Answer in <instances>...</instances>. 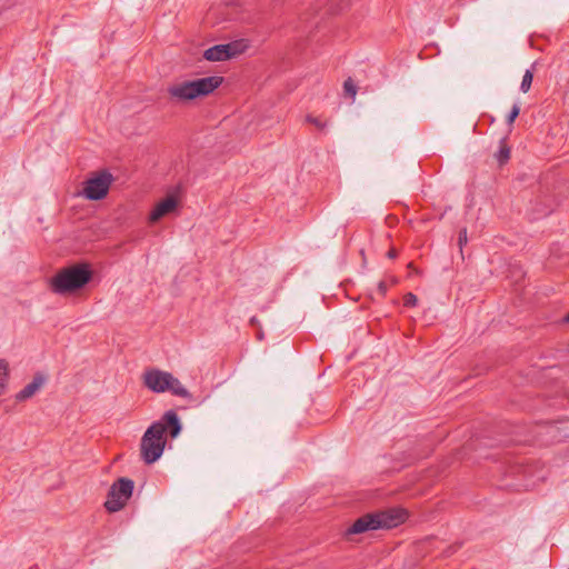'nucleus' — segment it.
<instances>
[{"label":"nucleus","mask_w":569,"mask_h":569,"mask_svg":"<svg viewBox=\"0 0 569 569\" xmlns=\"http://www.w3.org/2000/svg\"><path fill=\"white\" fill-rule=\"evenodd\" d=\"M379 290L381 291V293H385V292H386L387 287H386V284H385L383 282H380V284H379Z\"/></svg>","instance_id":"4be33fe9"},{"label":"nucleus","mask_w":569,"mask_h":569,"mask_svg":"<svg viewBox=\"0 0 569 569\" xmlns=\"http://www.w3.org/2000/svg\"><path fill=\"white\" fill-rule=\"evenodd\" d=\"M306 121H308L309 123H312L317 128H322L323 127V122L319 118L313 117L311 114L307 116Z\"/></svg>","instance_id":"6ab92c4d"},{"label":"nucleus","mask_w":569,"mask_h":569,"mask_svg":"<svg viewBox=\"0 0 569 569\" xmlns=\"http://www.w3.org/2000/svg\"><path fill=\"white\" fill-rule=\"evenodd\" d=\"M532 79H533V74H532V71L531 70H527L522 77V81H521V84H520V90L522 92H528L530 87H531V83H532Z\"/></svg>","instance_id":"ddd939ff"},{"label":"nucleus","mask_w":569,"mask_h":569,"mask_svg":"<svg viewBox=\"0 0 569 569\" xmlns=\"http://www.w3.org/2000/svg\"><path fill=\"white\" fill-rule=\"evenodd\" d=\"M178 207V200L174 196H169L160 201L150 213V221L156 222L162 217L171 213Z\"/></svg>","instance_id":"1a4fd4ad"},{"label":"nucleus","mask_w":569,"mask_h":569,"mask_svg":"<svg viewBox=\"0 0 569 569\" xmlns=\"http://www.w3.org/2000/svg\"><path fill=\"white\" fill-rule=\"evenodd\" d=\"M112 182L113 176L109 171H99L83 182L80 194L88 200H101L108 194Z\"/></svg>","instance_id":"20e7f679"},{"label":"nucleus","mask_w":569,"mask_h":569,"mask_svg":"<svg viewBox=\"0 0 569 569\" xmlns=\"http://www.w3.org/2000/svg\"><path fill=\"white\" fill-rule=\"evenodd\" d=\"M519 116V109H511L508 113L503 114L502 118L506 121V124L509 127Z\"/></svg>","instance_id":"dca6fc26"},{"label":"nucleus","mask_w":569,"mask_h":569,"mask_svg":"<svg viewBox=\"0 0 569 569\" xmlns=\"http://www.w3.org/2000/svg\"><path fill=\"white\" fill-rule=\"evenodd\" d=\"M380 529L377 515H367L359 518L349 529L348 533H361L367 530Z\"/></svg>","instance_id":"9b49d317"},{"label":"nucleus","mask_w":569,"mask_h":569,"mask_svg":"<svg viewBox=\"0 0 569 569\" xmlns=\"http://www.w3.org/2000/svg\"><path fill=\"white\" fill-rule=\"evenodd\" d=\"M467 241H468L467 230H466V229H463V230H461V231H460V233H459V239H458V243H459L460 248H461L463 244H466V243H467Z\"/></svg>","instance_id":"aec40b11"},{"label":"nucleus","mask_w":569,"mask_h":569,"mask_svg":"<svg viewBox=\"0 0 569 569\" xmlns=\"http://www.w3.org/2000/svg\"><path fill=\"white\" fill-rule=\"evenodd\" d=\"M417 302H418V298L413 293H407L405 296V305L406 306L413 307L417 305Z\"/></svg>","instance_id":"a211bd4d"},{"label":"nucleus","mask_w":569,"mask_h":569,"mask_svg":"<svg viewBox=\"0 0 569 569\" xmlns=\"http://www.w3.org/2000/svg\"><path fill=\"white\" fill-rule=\"evenodd\" d=\"M258 338H259V339H261V338H262V333H261V332H259V333H258Z\"/></svg>","instance_id":"393cba45"},{"label":"nucleus","mask_w":569,"mask_h":569,"mask_svg":"<svg viewBox=\"0 0 569 569\" xmlns=\"http://www.w3.org/2000/svg\"><path fill=\"white\" fill-rule=\"evenodd\" d=\"M4 389H6V386H3L2 382H0V396H2Z\"/></svg>","instance_id":"5701e85b"},{"label":"nucleus","mask_w":569,"mask_h":569,"mask_svg":"<svg viewBox=\"0 0 569 569\" xmlns=\"http://www.w3.org/2000/svg\"><path fill=\"white\" fill-rule=\"evenodd\" d=\"M134 483L129 478H120L109 490L104 507L110 512H117L122 509L132 495Z\"/></svg>","instance_id":"39448f33"},{"label":"nucleus","mask_w":569,"mask_h":569,"mask_svg":"<svg viewBox=\"0 0 569 569\" xmlns=\"http://www.w3.org/2000/svg\"><path fill=\"white\" fill-rule=\"evenodd\" d=\"M510 157V149L506 144H501L499 153H498V160L500 163L506 162Z\"/></svg>","instance_id":"f3484780"},{"label":"nucleus","mask_w":569,"mask_h":569,"mask_svg":"<svg viewBox=\"0 0 569 569\" xmlns=\"http://www.w3.org/2000/svg\"><path fill=\"white\" fill-rule=\"evenodd\" d=\"M46 382V377L37 373L32 381L24 386L16 396L18 401H24L31 398Z\"/></svg>","instance_id":"9d476101"},{"label":"nucleus","mask_w":569,"mask_h":569,"mask_svg":"<svg viewBox=\"0 0 569 569\" xmlns=\"http://www.w3.org/2000/svg\"><path fill=\"white\" fill-rule=\"evenodd\" d=\"M144 385L156 393L166 392L172 375L159 369H150L144 373Z\"/></svg>","instance_id":"0eeeda50"},{"label":"nucleus","mask_w":569,"mask_h":569,"mask_svg":"<svg viewBox=\"0 0 569 569\" xmlns=\"http://www.w3.org/2000/svg\"><path fill=\"white\" fill-rule=\"evenodd\" d=\"M247 44L243 41L228 44H217L203 52V58L208 61H223L244 51Z\"/></svg>","instance_id":"423d86ee"},{"label":"nucleus","mask_w":569,"mask_h":569,"mask_svg":"<svg viewBox=\"0 0 569 569\" xmlns=\"http://www.w3.org/2000/svg\"><path fill=\"white\" fill-rule=\"evenodd\" d=\"M388 257H389L390 259L396 258V257H397V251H396L395 249H391V250L388 252Z\"/></svg>","instance_id":"412c9836"},{"label":"nucleus","mask_w":569,"mask_h":569,"mask_svg":"<svg viewBox=\"0 0 569 569\" xmlns=\"http://www.w3.org/2000/svg\"><path fill=\"white\" fill-rule=\"evenodd\" d=\"M92 273L88 266L77 264L58 272L51 280V288L58 295H67L84 287Z\"/></svg>","instance_id":"7ed1b4c3"},{"label":"nucleus","mask_w":569,"mask_h":569,"mask_svg":"<svg viewBox=\"0 0 569 569\" xmlns=\"http://www.w3.org/2000/svg\"><path fill=\"white\" fill-rule=\"evenodd\" d=\"M167 391H170L173 396H178L181 398H189L190 392L182 386V383L172 376L171 381L169 382V387Z\"/></svg>","instance_id":"f8f14e48"},{"label":"nucleus","mask_w":569,"mask_h":569,"mask_svg":"<svg viewBox=\"0 0 569 569\" xmlns=\"http://www.w3.org/2000/svg\"><path fill=\"white\" fill-rule=\"evenodd\" d=\"M8 379V363L4 360H0V382L7 386Z\"/></svg>","instance_id":"2eb2a0df"},{"label":"nucleus","mask_w":569,"mask_h":569,"mask_svg":"<svg viewBox=\"0 0 569 569\" xmlns=\"http://www.w3.org/2000/svg\"><path fill=\"white\" fill-rule=\"evenodd\" d=\"M343 92L346 96L355 98V96L357 94V86L355 84L352 79L349 78L343 82Z\"/></svg>","instance_id":"4468645a"},{"label":"nucleus","mask_w":569,"mask_h":569,"mask_svg":"<svg viewBox=\"0 0 569 569\" xmlns=\"http://www.w3.org/2000/svg\"><path fill=\"white\" fill-rule=\"evenodd\" d=\"M180 418L173 410L164 412L163 417L153 422L143 433L140 443L141 458L147 465L156 462L163 453L166 439L164 433L169 432L177 438L181 432Z\"/></svg>","instance_id":"f257e3e1"},{"label":"nucleus","mask_w":569,"mask_h":569,"mask_svg":"<svg viewBox=\"0 0 569 569\" xmlns=\"http://www.w3.org/2000/svg\"><path fill=\"white\" fill-rule=\"evenodd\" d=\"M407 518V512L403 509H390L377 513L378 526L380 529H390L402 523Z\"/></svg>","instance_id":"6e6552de"},{"label":"nucleus","mask_w":569,"mask_h":569,"mask_svg":"<svg viewBox=\"0 0 569 569\" xmlns=\"http://www.w3.org/2000/svg\"><path fill=\"white\" fill-rule=\"evenodd\" d=\"M565 321L569 322V313L565 317Z\"/></svg>","instance_id":"b1692460"},{"label":"nucleus","mask_w":569,"mask_h":569,"mask_svg":"<svg viewBox=\"0 0 569 569\" xmlns=\"http://www.w3.org/2000/svg\"><path fill=\"white\" fill-rule=\"evenodd\" d=\"M221 83L218 76L183 80L171 84L168 93L176 102H187L212 93Z\"/></svg>","instance_id":"f03ea898"}]
</instances>
